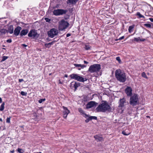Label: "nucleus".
<instances>
[{
    "mask_svg": "<svg viewBox=\"0 0 153 153\" xmlns=\"http://www.w3.org/2000/svg\"><path fill=\"white\" fill-rule=\"evenodd\" d=\"M96 110L98 112L104 113L106 111L108 112L112 111V108L106 101H104L102 104H99Z\"/></svg>",
    "mask_w": 153,
    "mask_h": 153,
    "instance_id": "nucleus-1",
    "label": "nucleus"
},
{
    "mask_svg": "<svg viewBox=\"0 0 153 153\" xmlns=\"http://www.w3.org/2000/svg\"><path fill=\"white\" fill-rule=\"evenodd\" d=\"M115 75L117 79L120 82H124L126 81V74L121 70H116Z\"/></svg>",
    "mask_w": 153,
    "mask_h": 153,
    "instance_id": "nucleus-2",
    "label": "nucleus"
},
{
    "mask_svg": "<svg viewBox=\"0 0 153 153\" xmlns=\"http://www.w3.org/2000/svg\"><path fill=\"white\" fill-rule=\"evenodd\" d=\"M129 100V104L132 106H134L139 104L138 96L136 94H134L131 96Z\"/></svg>",
    "mask_w": 153,
    "mask_h": 153,
    "instance_id": "nucleus-3",
    "label": "nucleus"
},
{
    "mask_svg": "<svg viewBox=\"0 0 153 153\" xmlns=\"http://www.w3.org/2000/svg\"><path fill=\"white\" fill-rule=\"evenodd\" d=\"M101 69V66L99 64H94L91 65L89 68L88 71L91 73H97Z\"/></svg>",
    "mask_w": 153,
    "mask_h": 153,
    "instance_id": "nucleus-4",
    "label": "nucleus"
},
{
    "mask_svg": "<svg viewBox=\"0 0 153 153\" xmlns=\"http://www.w3.org/2000/svg\"><path fill=\"white\" fill-rule=\"evenodd\" d=\"M69 76L71 79L76 80L80 82H84L87 80L86 78H84L76 74H72L70 75Z\"/></svg>",
    "mask_w": 153,
    "mask_h": 153,
    "instance_id": "nucleus-5",
    "label": "nucleus"
},
{
    "mask_svg": "<svg viewBox=\"0 0 153 153\" xmlns=\"http://www.w3.org/2000/svg\"><path fill=\"white\" fill-rule=\"evenodd\" d=\"M69 25V23L68 22L62 19L59 22V29L60 30H63L67 28Z\"/></svg>",
    "mask_w": 153,
    "mask_h": 153,
    "instance_id": "nucleus-6",
    "label": "nucleus"
},
{
    "mask_svg": "<svg viewBox=\"0 0 153 153\" xmlns=\"http://www.w3.org/2000/svg\"><path fill=\"white\" fill-rule=\"evenodd\" d=\"M68 11L67 10L58 9L54 10L53 11V13L54 15L58 16L65 14Z\"/></svg>",
    "mask_w": 153,
    "mask_h": 153,
    "instance_id": "nucleus-7",
    "label": "nucleus"
},
{
    "mask_svg": "<svg viewBox=\"0 0 153 153\" xmlns=\"http://www.w3.org/2000/svg\"><path fill=\"white\" fill-rule=\"evenodd\" d=\"M58 33V30L56 28H53L48 31V36L51 38H53L55 36L57 35Z\"/></svg>",
    "mask_w": 153,
    "mask_h": 153,
    "instance_id": "nucleus-8",
    "label": "nucleus"
},
{
    "mask_svg": "<svg viewBox=\"0 0 153 153\" xmlns=\"http://www.w3.org/2000/svg\"><path fill=\"white\" fill-rule=\"evenodd\" d=\"M29 37H33V39L38 38L39 37V34L37 32L36 30L34 29L31 30L28 34Z\"/></svg>",
    "mask_w": 153,
    "mask_h": 153,
    "instance_id": "nucleus-9",
    "label": "nucleus"
},
{
    "mask_svg": "<svg viewBox=\"0 0 153 153\" xmlns=\"http://www.w3.org/2000/svg\"><path fill=\"white\" fill-rule=\"evenodd\" d=\"M132 88L129 86H127L125 89V92L126 93L127 96L131 97L132 95Z\"/></svg>",
    "mask_w": 153,
    "mask_h": 153,
    "instance_id": "nucleus-10",
    "label": "nucleus"
},
{
    "mask_svg": "<svg viewBox=\"0 0 153 153\" xmlns=\"http://www.w3.org/2000/svg\"><path fill=\"white\" fill-rule=\"evenodd\" d=\"M80 83L79 82H72L70 84V86L71 88H74V91H75L77 89V88L80 86Z\"/></svg>",
    "mask_w": 153,
    "mask_h": 153,
    "instance_id": "nucleus-11",
    "label": "nucleus"
},
{
    "mask_svg": "<svg viewBox=\"0 0 153 153\" xmlns=\"http://www.w3.org/2000/svg\"><path fill=\"white\" fill-rule=\"evenodd\" d=\"M126 99L124 98L120 99L119 102V108L122 109L124 106V104L126 102Z\"/></svg>",
    "mask_w": 153,
    "mask_h": 153,
    "instance_id": "nucleus-12",
    "label": "nucleus"
},
{
    "mask_svg": "<svg viewBox=\"0 0 153 153\" xmlns=\"http://www.w3.org/2000/svg\"><path fill=\"white\" fill-rule=\"evenodd\" d=\"M97 103L94 101H90L88 102L86 105V108H90L92 107L96 106Z\"/></svg>",
    "mask_w": 153,
    "mask_h": 153,
    "instance_id": "nucleus-13",
    "label": "nucleus"
},
{
    "mask_svg": "<svg viewBox=\"0 0 153 153\" xmlns=\"http://www.w3.org/2000/svg\"><path fill=\"white\" fill-rule=\"evenodd\" d=\"M21 29L22 27H17L14 30V34L16 36H18L19 35L20 32V31L21 30Z\"/></svg>",
    "mask_w": 153,
    "mask_h": 153,
    "instance_id": "nucleus-14",
    "label": "nucleus"
},
{
    "mask_svg": "<svg viewBox=\"0 0 153 153\" xmlns=\"http://www.w3.org/2000/svg\"><path fill=\"white\" fill-rule=\"evenodd\" d=\"M78 111L82 114L85 115V116H84L85 118H87L88 117V115L86 114L81 108H79Z\"/></svg>",
    "mask_w": 153,
    "mask_h": 153,
    "instance_id": "nucleus-15",
    "label": "nucleus"
},
{
    "mask_svg": "<svg viewBox=\"0 0 153 153\" xmlns=\"http://www.w3.org/2000/svg\"><path fill=\"white\" fill-rule=\"evenodd\" d=\"M28 32V31L27 29H23L21 31L20 33V35L21 36H25L27 33Z\"/></svg>",
    "mask_w": 153,
    "mask_h": 153,
    "instance_id": "nucleus-16",
    "label": "nucleus"
},
{
    "mask_svg": "<svg viewBox=\"0 0 153 153\" xmlns=\"http://www.w3.org/2000/svg\"><path fill=\"white\" fill-rule=\"evenodd\" d=\"M94 138L96 140H98L99 141H103L104 139L102 137L98 135H96L94 136Z\"/></svg>",
    "mask_w": 153,
    "mask_h": 153,
    "instance_id": "nucleus-17",
    "label": "nucleus"
},
{
    "mask_svg": "<svg viewBox=\"0 0 153 153\" xmlns=\"http://www.w3.org/2000/svg\"><path fill=\"white\" fill-rule=\"evenodd\" d=\"M62 108L64 109V111H63V113L65 114H68L70 113V111L69 110L67 107L64 106H62Z\"/></svg>",
    "mask_w": 153,
    "mask_h": 153,
    "instance_id": "nucleus-18",
    "label": "nucleus"
},
{
    "mask_svg": "<svg viewBox=\"0 0 153 153\" xmlns=\"http://www.w3.org/2000/svg\"><path fill=\"white\" fill-rule=\"evenodd\" d=\"M13 26L10 25L8 28V32L10 34H12L13 33Z\"/></svg>",
    "mask_w": 153,
    "mask_h": 153,
    "instance_id": "nucleus-19",
    "label": "nucleus"
},
{
    "mask_svg": "<svg viewBox=\"0 0 153 153\" xmlns=\"http://www.w3.org/2000/svg\"><path fill=\"white\" fill-rule=\"evenodd\" d=\"M4 105H5V103L4 102H3L2 104H1V105L0 106V111H3L4 108Z\"/></svg>",
    "mask_w": 153,
    "mask_h": 153,
    "instance_id": "nucleus-20",
    "label": "nucleus"
},
{
    "mask_svg": "<svg viewBox=\"0 0 153 153\" xmlns=\"http://www.w3.org/2000/svg\"><path fill=\"white\" fill-rule=\"evenodd\" d=\"M91 46L88 45H85V49L86 50H91Z\"/></svg>",
    "mask_w": 153,
    "mask_h": 153,
    "instance_id": "nucleus-21",
    "label": "nucleus"
},
{
    "mask_svg": "<svg viewBox=\"0 0 153 153\" xmlns=\"http://www.w3.org/2000/svg\"><path fill=\"white\" fill-rule=\"evenodd\" d=\"M6 30L4 29H1L0 30V33H1V34H5L6 33Z\"/></svg>",
    "mask_w": 153,
    "mask_h": 153,
    "instance_id": "nucleus-22",
    "label": "nucleus"
},
{
    "mask_svg": "<svg viewBox=\"0 0 153 153\" xmlns=\"http://www.w3.org/2000/svg\"><path fill=\"white\" fill-rule=\"evenodd\" d=\"M134 27V26L133 25L130 26H129L128 30L129 33H131L132 31V30Z\"/></svg>",
    "mask_w": 153,
    "mask_h": 153,
    "instance_id": "nucleus-23",
    "label": "nucleus"
},
{
    "mask_svg": "<svg viewBox=\"0 0 153 153\" xmlns=\"http://www.w3.org/2000/svg\"><path fill=\"white\" fill-rule=\"evenodd\" d=\"M8 58V57L7 56H4L2 57V59H1V62H2L4 61L5 60H6V59H7Z\"/></svg>",
    "mask_w": 153,
    "mask_h": 153,
    "instance_id": "nucleus-24",
    "label": "nucleus"
},
{
    "mask_svg": "<svg viewBox=\"0 0 153 153\" xmlns=\"http://www.w3.org/2000/svg\"><path fill=\"white\" fill-rule=\"evenodd\" d=\"M137 15L139 16V18H144V16L140 14L139 12H137Z\"/></svg>",
    "mask_w": 153,
    "mask_h": 153,
    "instance_id": "nucleus-25",
    "label": "nucleus"
},
{
    "mask_svg": "<svg viewBox=\"0 0 153 153\" xmlns=\"http://www.w3.org/2000/svg\"><path fill=\"white\" fill-rule=\"evenodd\" d=\"M141 75H142V76L144 78H145L147 79L148 78V77H147V76L146 75V73L144 72H143L142 73Z\"/></svg>",
    "mask_w": 153,
    "mask_h": 153,
    "instance_id": "nucleus-26",
    "label": "nucleus"
},
{
    "mask_svg": "<svg viewBox=\"0 0 153 153\" xmlns=\"http://www.w3.org/2000/svg\"><path fill=\"white\" fill-rule=\"evenodd\" d=\"M122 134L125 135H128L130 134V133L129 132H128L127 133L126 131V130L124 131H122Z\"/></svg>",
    "mask_w": 153,
    "mask_h": 153,
    "instance_id": "nucleus-27",
    "label": "nucleus"
},
{
    "mask_svg": "<svg viewBox=\"0 0 153 153\" xmlns=\"http://www.w3.org/2000/svg\"><path fill=\"white\" fill-rule=\"evenodd\" d=\"M17 151L19 153H23L24 152L22 149L19 148L17 149Z\"/></svg>",
    "mask_w": 153,
    "mask_h": 153,
    "instance_id": "nucleus-28",
    "label": "nucleus"
},
{
    "mask_svg": "<svg viewBox=\"0 0 153 153\" xmlns=\"http://www.w3.org/2000/svg\"><path fill=\"white\" fill-rule=\"evenodd\" d=\"M89 118L90 120H92V119H94L95 120H97V117L95 116H89Z\"/></svg>",
    "mask_w": 153,
    "mask_h": 153,
    "instance_id": "nucleus-29",
    "label": "nucleus"
},
{
    "mask_svg": "<svg viewBox=\"0 0 153 153\" xmlns=\"http://www.w3.org/2000/svg\"><path fill=\"white\" fill-rule=\"evenodd\" d=\"M78 0H69V2L70 3H72V4L76 3V2Z\"/></svg>",
    "mask_w": 153,
    "mask_h": 153,
    "instance_id": "nucleus-30",
    "label": "nucleus"
},
{
    "mask_svg": "<svg viewBox=\"0 0 153 153\" xmlns=\"http://www.w3.org/2000/svg\"><path fill=\"white\" fill-rule=\"evenodd\" d=\"M144 26L145 27H146L149 28L151 27V25L150 24H144Z\"/></svg>",
    "mask_w": 153,
    "mask_h": 153,
    "instance_id": "nucleus-31",
    "label": "nucleus"
},
{
    "mask_svg": "<svg viewBox=\"0 0 153 153\" xmlns=\"http://www.w3.org/2000/svg\"><path fill=\"white\" fill-rule=\"evenodd\" d=\"M116 59L118 61L119 63H121V61L120 59V58L119 56H117L116 58Z\"/></svg>",
    "mask_w": 153,
    "mask_h": 153,
    "instance_id": "nucleus-32",
    "label": "nucleus"
},
{
    "mask_svg": "<svg viewBox=\"0 0 153 153\" xmlns=\"http://www.w3.org/2000/svg\"><path fill=\"white\" fill-rule=\"evenodd\" d=\"M45 99H40L39 100V102L40 103H42V102L45 101Z\"/></svg>",
    "mask_w": 153,
    "mask_h": 153,
    "instance_id": "nucleus-33",
    "label": "nucleus"
},
{
    "mask_svg": "<svg viewBox=\"0 0 153 153\" xmlns=\"http://www.w3.org/2000/svg\"><path fill=\"white\" fill-rule=\"evenodd\" d=\"M45 20L46 22H50L51 21V19H49L48 18H45Z\"/></svg>",
    "mask_w": 153,
    "mask_h": 153,
    "instance_id": "nucleus-34",
    "label": "nucleus"
},
{
    "mask_svg": "<svg viewBox=\"0 0 153 153\" xmlns=\"http://www.w3.org/2000/svg\"><path fill=\"white\" fill-rule=\"evenodd\" d=\"M21 94L22 96H26L27 94V93L22 91L21 93Z\"/></svg>",
    "mask_w": 153,
    "mask_h": 153,
    "instance_id": "nucleus-35",
    "label": "nucleus"
},
{
    "mask_svg": "<svg viewBox=\"0 0 153 153\" xmlns=\"http://www.w3.org/2000/svg\"><path fill=\"white\" fill-rule=\"evenodd\" d=\"M90 120H90L89 116L88 115V117L86 118V119L85 120V122L86 123H88Z\"/></svg>",
    "mask_w": 153,
    "mask_h": 153,
    "instance_id": "nucleus-36",
    "label": "nucleus"
},
{
    "mask_svg": "<svg viewBox=\"0 0 153 153\" xmlns=\"http://www.w3.org/2000/svg\"><path fill=\"white\" fill-rule=\"evenodd\" d=\"M10 117H7L6 119V122L7 123H10Z\"/></svg>",
    "mask_w": 153,
    "mask_h": 153,
    "instance_id": "nucleus-37",
    "label": "nucleus"
},
{
    "mask_svg": "<svg viewBox=\"0 0 153 153\" xmlns=\"http://www.w3.org/2000/svg\"><path fill=\"white\" fill-rule=\"evenodd\" d=\"M134 40L136 42H138L139 40H140V37L137 38H134Z\"/></svg>",
    "mask_w": 153,
    "mask_h": 153,
    "instance_id": "nucleus-38",
    "label": "nucleus"
},
{
    "mask_svg": "<svg viewBox=\"0 0 153 153\" xmlns=\"http://www.w3.org/2000/svg\"><path fill=\"white\" fill-rule=\"evenodd\" d=\"M124 36H123L120 37L119 39H116L115 40L116 41H117V40H121L124 39Z\"/></svg>",
    "mask_w": 153,
    "mask_h": 153,
    "instance_id": "nucleus-39",
    "label": "nucleus"
},
{
    "mask_svg": "<svg viewBox=\"0 0 153 153\" xmlns=\"http://www.w3.org/2000/svg\"><path fill=\"white\" fill-rule=\"evenodd\" d=\"M45 46L47 48H49L50 47V45L49 44V43H45Z\"/></svg>",
    "mask_w": 153,
    "mask_h": 153,
    "instance_id": "nucleus-40",
    "label": "nucleus"
},
{
    "mask_svg": "<svg viewBox=\"0 0 153 153\" xmlns=\"http://www.w3.org/2000/svg\"><path fill=\"white\" fill-rule=\"evenodd\" d=\"M74 65L76 67H81V64H74Z\"/></svg>",
    "mask_w": 153,
    "mask_h": 153,
    "instance_id": "nucleus-41",
    "label": "nucleus"
},
{
    "mask_svg": "<svg viewBox=\"0 0 153 153\" xmlns=\"http://www.w3.org/2000/svg\"><path fill=\"white\" fill-rule=\"evenodd\" d=\"M55 42V41H53L51 42H50L49 43V44L50 45V46H51V45H53V43Z\"/></svg>",
    "mask_w": 153,
    "mask_h": 153,
    "instance_id": "nucleus-42",
    "label": "nucleus"
},
{
    "mask_svg": "<svg viewBox=\"0 0 153 153\" xmlns=\"http://www.w3.org/2000/svg\"><path fill=\"white\" fill-rule=\"evenodd\" d=\"M86 67V65H81V68H85Z\"/></svg>",
    "mask_w": 153,
    "mask_h": 153,
    "instance_id": "nucleus-43",
    "label": "nucleus"
},
{
    "mask_svg": "<svg viewBox=\"0 0 153 153\" xmlns=\"http://www.w3.org/2000/svg\"><path fill=\"white\" fill-rule=\"evenodd\" d=\"M7 42L8 43H11L12 42V40L11 39H8L7 40Z\"/></svg>",
    "mask_w": 153,
    "mask_h": 153,
    "instance_id": "nucleus-44",
    "label": "nucleus"
},
{
    "mask_svg": "<svg viewBox=\"0 0 153 153\" xmlns=\"http://www.w3.org/2000/svg\"><path fill=\"white\" fill-rule=\"evenodd\" d=\"M68 115V114H65L63 113V117L64 118H66L67 117Z\"/></svg>",
    "mask_w": 153,
    "mask_h": 153,
    "instance_id": "nucleus-45",
    "label": "nucleus"
},
{
    "mask_svg": "<svg viewBox=\"0 0 153 153\" xmlns=\"http://www.w3.org/2000/svg\"><path fill=\"white\" fill-rule=\"evenodd\" d=\"M23 79H19V82H22L23 81Z\"/></svg>",
    "mask_w": 153,
    "mask_h": 153,
    "instance_id": "nucleus-46",
    "label": "nucleus"
},
{
    "mask_svg": "<svg viewBox=\"0 0 153 153\" xmlns=\"http://www.w3.org/2000/svg\"><path fill=\"white\" fill-rule=\"evenodd\" d=\"M71 35V34L70 33H68L66 35L67 37H68L70 36Z\"/></svg>",
    "mask_w": 153,
    "mask_h": 153,
    "instance_id": "nucleus-47",
    "label": "nucleus"
},
{
    "mask_svg": "<svg viewBox=\"0 0 153 153\" xmlns=\"http://www.w3.org/2000/svg\"><path fill=\"white\" fill-rule=\"evenodd\" d=\"M149 19L150 20V21L152 22H153V19L152 18H149Z\"/></svg>",
    "mask_w": 153,
    "mask_h": 153,
    "instance_id": "nucleus-48",
    "label": "nucleus"
},
{
    "mask_svg": "<svg viewBox=\"0 0 153 153\" xmlns=\"http://www.w3.org/2000/svg\"><path fill=\"white\" fill-rule=\"evenodd\" d=\"M22 45V46H23V47H26L27 46V45H26L25 44H23Z\"/></svg>",
    "mask_w": 153,
    "mask_h": 153,
    "instance_id": "nucleus-49",
    "label": "nucleus"
},
{
    "mask_svg": "<svg viewBox=\"0 0 153 153\" xmlns=\"http://www.w3.org/2000/svg\"><path fill=\"white\" fill-rule=\"evenodd\" d=\"M84 62L85 64H87L88 63V62L85 61V60L84 61Z\"/></svg>",
    "mask_w": 153,
    "mask_h": 153,
    "instance_id": "nucleus-50",
    "label": "nucleus"
},
{
    "mask_svg": "<svg viewBox=\"0 0 153 153\" xmlns=\"http://www.w3.org/2000/svg\"><path fill=\"white\" fill-rule=\"evenodd\" d=\"M24 126H25L24 125H22V126H19V127L20 128H24Z\"/></svg>",
    "mask_w": 153,
    "mask_h": 153,
    "instance_id": "nucleus-51",
    "label": "nucleus"
},
{
    "mask_svg": "<svg viewBox=\"0 0 153 153\" xmlns=\"http://www.w3.org/2000/svg\"><path fill=\"white\" fill-rule=\"evenodd\" d=\"M145 40V39H140V41H144Z\"/></svg>",
    "mask_w": 153,
    "mask_h": 153,
    "instance_id": "nucleus-52",
    "label": "nucleus"
},
{
    "mask_svg": "<svg viewBox=\"0 0 153 153\" xmlns=\"http://www.w3.org/2000/svg\"><path fill=\"white\" fill-rule=\"evenodd\" d=\"M2 102V100L1 98L0 97V103H1Z\"/></svg>",
    "mask_w": 153,
    "mask_h": 153,
    "instance_id": "nucleus-53",
    "label": "nucleus"
},
{
    "mask_svg": "<svg viewBox=\"0 0 153 153\" xmlns=\"http://www.w3.org/2000/svg\"><path fill=\"white\" fill-rule=\"evenodd\" d=\"M10 152L12 153H14V150H13L12 151H10Z\"/></svg>",
    "mask_w": 153,
    "mask_h": 153,
    "instance_id": "nucleus-54",
    "label": "nucleus"
},
{
    "mask_svg": "<svg viewBox=\"0 0 153 153\" xmlns=\"http://www.w3.org/2000/svg\"><path fill=\"white\" fill-rule=\"evenodd\" d=\"M68 75L67 74H65V77H68Z\"/></svg>",
    "mask_w": 153,
    "mask_h": 153,
    "instance_id": "nucleus-55",
    "label": "nucleus"
},
{
    "mask_svg": "<svg viewBox=\"0 0 153 153\" xmlns=\"http://www.w3.org/2000/svg\"><path fill=\"white\" fill-rule=\"evenodd\" d=\"M146 117L147 118H150V117L149 116H146Z\"/></svg>",
    "mask_w": 153,
    "mask_h": 153,
    "instance_id": "nucleus-56",
    "label": "nucleus"
},
{
    "mask_svg": "<svg viewBox=\"0 0 153 153\" xmlns=\"http://www.w3.org/2000/svg\"><path fill=\"white\" fill-rule=\"evenodd\" d=\"M0 121L1 122L2 121V119L1 118H0Z\"/></svg>",
    "mask_w": 153,
    "mask_h": 153,
    "instance_id": "nucleus-57",
    "label": "nucleus"
},
{
    "mask_svg": "<svg viewBox=\"0 0 153 153\" xmlns=\"http://www.w3.org/2000/svg\"><path fill=\"white\" fill-rule=\"evenodd\" d=\"M81 69V68H78V69L79 70H80Z\"/></svg>",
    "mask_w": 153,
    "mask_h": 153,
    "instance_id": "nucleus-58",
    "label": "nucleus"
},
{
    "mask_svg": "<svg viewBox=\"0 0 153 153\" xmlns=\"http://www.w3.org/2000/svg\"><path fill=\"white\" fill-rule=\"evenodd\" d=\"M2 49L5 50L6 49L5 48H2Z\"/></svg>",
    "mask_w": 153,
    "mask_h": 153,
    "instance_id": "nucleus-59",
    "label": "nucleus"
},
{
    "mask_svg": "<svg viewBox=\"0 0 153 153\" xmlns=\"http://www.w3.org/2000/svg\"><path fill=\"white\" fill-rule=\"evenodd\" d=\"M37 153H42L41 152H37Z\"/></svg>",
    "mask_w": 153,
    "mask_h": 153,
    "instance_id": "nucleus-60",
    "label": "nucleus"
},
{
    "mask_svg": "<svg viewBox=\"0 0 153 153\" xmlns=\"http://www.w3.org/2000/svg\"><path fill=\"white\" fill-rule=\"evenodd\" d=\"M3 47H4L5 46V45H3Z\"/></svg>",
    "mask_w": 153,
    "mask_h": 153,
    "instance_id": "nucleus-61",
    "label": "nucleus"
},
{
    "mask_svg": "<svg viewBox=\"0 0 153 153\" xmlns=\"http://www.w3.org/2000/svg\"><path fill=\"white\" fill-rule=\"evenodd\" d=\"M59 83H61V82H60H60H59Z\"/></svg>",
    "mask_w": 153,
    "mask_h": 153,
    "instance_id": "nucleus-62",
    "label": "nucleus"
}]
</instances>
